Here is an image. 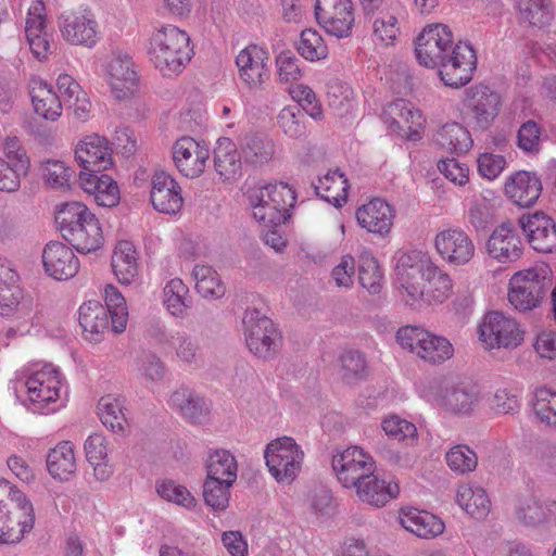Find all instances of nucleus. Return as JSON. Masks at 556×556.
<instances>
[{
  "mask_svg": "<svg viewBox=\"0 0 556 556\" xmlns=\"http://www.w3.org/2000/svg\"><path fill=\"white\" fill-rule=\"evenodd\" d=\"M163 304L174 317L184 318L192 305L189 288L179 278L170 279L163 288Z\"/></svg>",
  "mask_w": 556,
  "mask_h": 556,
  "instance_id": "obj_49",
  "label": "nucleus"
},
{
  "mask_svg": "<svg viewBox=\"0 0 556 556\" xmlns=\"http://www.w3.org/2000/svg\"><path fill=\"white\" fill-rule=\"evenodd\" d=\"M486 252L502 264L518 261L523 253V243L516 227L511 223L497 226L486 241Z\"/></svg>",
  "mask_w": 556,
  "mask_h": 556,
  "instance_id": "obj_29",
  "label": "nucleus"
},
{
  "mask_svg": "<svg viewBox=\"0 0 556 556\" xmlns=\"http://www.w3.org/2000/svg\"><path fill=\"white\" fill-rule=\"evenodd\" d=\"M478 336L486 350L516 349L525 339L520 325L498 311L489 312L483 316L478 326Z\"/></svg>",
  "mask_w": 556,
  "mask_h": 556,
  "instance_id": "obj_10",
  "label": "nucleus"
},
{
  "mask_svg": "<svg viewBox=\"0 0 556 556\" xmlns=\"http://www.w3.org/2000/svg\"><path fill=\"white\" fill-rule=\"evenodd\" d=\"M214 166L224 181H233L241 176V157L231 139L223 137L217 140L214 150Z\"/></svg>",
  "mask_w": 556,
  "mask_h": 556,
  "instance_id": "obj_39",
  "label": "nucleus"
},
{
  "mask_svg": "<svg viewBox=\"0 0 556 556\" xmlns=\"http://www.w3.org/2000/svg\"><path fill=\"white\" fill-rule=\"evenodd\" d=\"M112 268L118 282L130 285L138 276V252L132 242H117L112 255Z\"/></svg>",
  "mask_w": 556,
  "mask_h": 556,
  "instance_id": "obj_41",
  "label": "nucleus"
},
{
  "mask_svg": "<svg viewBox=\"0 0 556 556\" xmlns=\"http://www.w3.org/2000/svg\"><path fill=\"white\" fill-rule=\"evenodd\" d=\"M269 53L257 45H249L237 58L240 81L250 90H262L270 78Z\"/></svg>",
  "mask_w": 556,
  "mask_h": 556,
  "instance_id": "obj_18",
  "label": "nucleus"
},
{
  "mask_svg": "<svg viewBox=\"0 0 556 556\" xmlns=\"http://www.w3.org/2000/svg\"><path fill=\"white\" fill-rule=\"evenodd\" d=\"M315 18L325 31L337 38L352 34L355 22L352 0H316Z\"/></svg>",
  "mask_w": 556,
  "mask_h": 556,
  "instance_id": "obj_15",
  "label": "nucleus"
},
{
  "mask_svg": "<svg viewBox=\"0 0 556 556\" xmlns=\"http://www.w3.org/2000/svg\"><path fill=\"white\" fill-rule=\"evenodd\" d=\"M236 481L206 477L203 484L205 504L214 510H225L230 498V489Z\"/></svg>",
  "mask_w": 556,
  "mask_h": 556,
  "instance_id": "obj_56",
  "label": "nucleus"
},
{
  "mask_svg": "<svg viewBox=\"0 0 556 556\" xmlns=\"http://www.w3.org/2000/svg\"><path fill=\"white\" fill-rule=\"evenodd\" d=\"M396 340L404 349L431 364H440L454 354L452 343L444 337L437 336L424 328L406 326L396 332Z\"/></svg>",
  "mask_w": 556,
  "mask_h": 556,
  "instance_id": "obj_8",
  "label": "nucleus"
},
{
  "mask_svg": "<svg viewBox=\"0 0 556 556\" xmlns=\"http://www.w3.org/2000/svg\"><path fill=\"white\" fill-rule=\"evenodd\" d=\"M79 325L89 341L98 342L105 332L112 331V318L98 301L85 302L79 307Z\"/></svg>",
  "mask_w": 556,
  "mask_h": 556,
  "instance_id": "obj_35",
  "label": "nucleus"
},
{
  "mask_svg": "<svg viewBox=\"0 0 556 556\" xmlns=\"http://www.w3.org/2000/svg\"><path fill=\"white\" fill-rule=\"evenodd\" d=\"M358 280L370 294L379 293L382 288V271L377 260L369 253L361 256Z\"/></svg>",
  "mask_w": 556,
  "mask_h": 556,
  "instance_id": "obj_62",
  "label": "nucleus"
},
{
  "mask_svg": "<svg viewBox=\"0 0 556 556\" xmlns=\"http://www.w3.org/2000/svg\"><path fill=\"white\" fill-rule=\"evenodd\" d=\"M112 147L104 136H84L75 147V161L81 172L98 174L113 165Z\"/></svg>",
  "mask_w": 556,
  "mask_h": 556,
  "instance_id": "obj_23",
  "label": "nucleus"
},
{
  "mask_svg": "<svg viewBox=\"0 0 556 556\" xmlns=\"http://www.w3.org/2000/svg\"><path fill=\"white\" fill-rule=\"evenodd\" d=\"M384 118L392 132L410 141L421 139L424 117L420 111L405 100L399 99L390 103L384 110Z\"/></svg>",
  "mask_w": 556,
  "mask_h": 556,
  "instance_id": "obj_26",
  "label": "nucleus"
},
{
  "mask_svg": "<svg viewBox=\"0 0 556 556\" xmlns=\"http://www.w3.org/2000/svg\"><path fill=\"white\" fill-rule=\"evenodd\" d=\"M544 508V500L532 493L521 494L516 498L514 517L523 527L543 528Z\"/></svg>",
  "mask_w": 556,
  "mask_h": 556,
  "instance_id": "obj_48",
  "label": "nucleus"
},
{
  "mask_svg": "<svg viewBox=\"0 0 556 556\" xmlns=\"http://www.w3.org/2000/svg\"><path fill=\"white\" fill-rule=\"evenodd\" d=\"M167 405L181 418L193 424L203 422L210 413L208 405L204 399L186 387L175 390L169 395Z\"/></svg>",
  "mask_w": 556,
  "mask_h": 556,
  "instance_id": "obj_33",
  "label": "nucleus"
},
{
  "mask_svg": "<svg viewBox=\"0 0 556 556\" xmlns=\"http://www.w3.org/2000/svg\"><path fill=\"white\" fill-rule=\"evenodd\" d=\"M172 153L176 168L188 178L201 176L210 159L207 144L189 136L177 139L173 144Z\"/></svg>",
  "mask_w": 556,
  "mask_h": 556,
  "instance_id": "obj_22",
  "label": "nucleus"
},
{
  "mask_svg": "<svg viewBox=\"0 0 556 556\" xmlns=\"http://www.w3.org/2000/svg\"><path fill=\"white\" fill-rule=\"evenodd\" d=\"M395 273L402 300L408 306L442 304L452 294L451 276L427 252L410 250L403 253L397 260Z\"/></svg>",
  "mask_w": 556,
  "mask_h": 556,
  "instance_id": "obj_1",
  "label": "nucleus"
},
{
  "mask_svg": "<svg viewBox=\"0 0 556 556\" xmlns=\"http://www.w3.org/2000/svg\"><path fill=\"white\" fill-rule=\"evenodd\" d=\"M264 457L276 481L290 483L301 470L304 452L293 438L281 437L267 444Z\"/></svg>",
  "mask_w": 556,
  "mask_h": 556,
  "instance_id": "obj_9",
  "label": "nucleus"
},
{
  "mask_svg": "<svg viewBox=\"0 0 556 556\" xmlns=\"http://www.w3.org/2000/svg\"><path fill=\"white\" fill-rule=\"evenodd\" d=\"M104 302L108 313L112 318V332L121 333L125 331L128 321V311L125 298L113 285H106L104 288Z\"/></svg>",
  "mask_w": 556,
  "mask_h": 556,
  "instance_id": "obj_54",
  "label": "nucleus"
},
{
  "mask_svg": "<svg viewBox=\"0 0 556 556\" xmlns=\"http://www.w3.org/2000/svg\"><path fill=\"white\" fill-rule=\"evenodd\" d=\"M30 98L38 115L50 121H55L61 116L62 101L48 83L34 79L30 84Z\"/></svg>",
  "mask_w": 556,
  "mask_h": 556,
  "instance_id": "obj_42",
  "label": "nucleus"
},
{
  "mask_svg": "<svg viewBox=\"0 0 556 556\" xmlns=\"http://www.w3.org/2000/svg\"><path fill=\"white\" fill-rule=\"evenodd\" d=\"M150 198L153 207L164 214H176L184 204L180 186L163 170L152 177Z\"/></svg>",
  "mask_w": 556,
  "mask_h": 556,
  "instance_id": "obj_31",
  "label": "nucleus"
},
{
  "mask_svg": "<svg viewBox=\"0 0 556 556\" xmlns=\"http://www.w3.org/2000/svg\"><path fill=\"white\" fill-rule=\"evenodd\" d=\"M531 465L542 473L556 476V443H538L531 452Z\"/></svg>",
  "mask_w": 556,
  "mask_h": 556,
  "instance_id": "obj_64",
  "label": "nucleus"
},
{
  "mask_svg": "<svg viewBox=\"0 0 556 556\" xmlns=\"http://www.w3.org/2000/svg\"><path fill=\"white\" fill-rule=\"evenodd\" d=\"M85 452L88 463L93 467V475L97 480H108L113 470L109 465V447L104 435L100 433L90 434L85 441Z\"/></svg>",
  "mask_w": 556,
  "mask_h": 556,
  "instance_id": "obj_45",
  "label": "nucleus"
},
{
  "mask_svg": "<svg viewBox=\"0 0 556 556\" xmlns=\"http://www.w3.org/2000/svg\"><path fill=\"white\" fill-rule=\"evenodd\" d=\"M395 215L393 206L380 198L369 200L355 212L357 225L367 232L381 238L391 232Z\"/></svg>",
  "mask_w": 556,
  "mask_h": 556,
  "instance_id": "obj_28",
  "label": "nucleus"
},
{
  "mask_svg": "<svg viewBox=\"0 0 556 556\" xmlns=\"http://www.w3.org/2000/svg\"><path fill=\"white\" fill-rule=\"evenodd\" d=\"M79 184L86 193L93 197L99 206L113 207L119 202L118 186L109 175L80 172Z\"/></svg>",
  "mask_w": 556,
  "mask_h": 556,
  "instance_id": "obj_34",
  "label": "nucleus"
},
{
  "mask_svg": "<svg viewBox=\"0 0 556 556\" xmlns=\"http://www.w3.org/2000/svg\"><path fill=\"white\" fill-rule=\"evenodd\" d=\"M316 194L336 207H341L348 200L349 184L339 169L329 170L313 182Z\"/></svg>",
  "mask_w": 556,
  "mask_h": 556,
  "instance_id": "obj_44",
  "label": "nucleus"
},
{
  "mask_svg": "<svg viewBox=\"0 0 556 556\" xmlns=\"http://www.w3.org/2000/svg\"><path fill=\"white\" fill-rule=\"evenodd\" d=\"M63 386L62 374L51 364L34 370L25 382L28 400L40 407L61 401Z\"/></svg>",
  "mask_w": 556,
  "mask_h": 556,
  "instance_id": "obj_19",
  "label": "nucleus"
},
{
  "mask_svg": "<svg viewBox=\"0 0 556 556\" xmlns=\"http://www.w3.org/2000/svg\"><path fill=\"white\" fill-rule=\"evenodd\" d=\"M102 424L114 433H123L127 425L123 401L113 395L102 396L98 403Z\"/></svg>",
  "mask_w": 556,
  "mask_h": 556,
  "instance_id": "obj_50",
  "label": "nucleus"
},
{
  "mask_svg": "<svg viewBox=\"0 0 556 556\" xmlns=\"http://www.w3.org/2000/svg\"><path fill=\"white\" fill-rule=\"evenodd\" d=\"M104 77L118 100L131 98L138 90L140 77L132 58L122 51L111 54L104 64Z\"/></svg>",
  "mask_w": 556,
  "mask_h": 556,
  "instance_id": "obj_13",
  "label": "nucleus"
},
{
  "mask_svg": "<svg viewBox=\"0 0 556 556\" xmlns=\"http://www.w3.org/2000/svg\"><path fill=\"white\" fill-rule=\"evenodd\" d=\"M451 28L444 24H433L424 28L416 41V58L420 65L434 68L454 47Z\"/></svg>",
  "mask_w": 556,
  "mask_h": 556,
  "instance_id": "obj_16",
  "label": "nucleus"
},
{
  "mask_svg": "<svg viewBox=\"0 0 556 556\" xmlns=\"http://www.w3.org/2000/svg\"><path fill=\"white\" fill-rule=\"evenodd\" d=\"M457 504L471 517L482 519L491 510V501L485 490L469 483L459 485L456 495Z\"/></svg>",
  "mask_w": 556,
  "mask_h": 556,
  "instance_id": "obj_47",
  "label": "nucleus"
},
{
  "mask_svg": "<svg viewBox=\"0 0 556 556\" xmlns=\"http://www.w3.org/2000/svg\"><path fill=\"white\" fill-rule=\"evenodd\" d=\"M296 49L305 60L311 62L324 60L328 55V47L324 38L313 28L301 33Z\"/></svg>",
  "mask_w": 556,
  "mask_h": 556,
  "instance_id": "obj_60",
  "label": "nucleus"
},
{
  "mask_svg": "<svg viewBox=\"0 0 556 556\" xmlns=\"http://www.w3.org/2000/svg\"><path fill=\"white\" fill-rule=\"evenodd\" d=\"M505 195L520 207H530L536 203L542 192V182L536 174L520 170L507 178Z\"/></svg>",
  "mask_w": 556,
  "mask_h": 556,
  "instance_id": "obj_32",
  "label": "nucleus"
},
{
  "mask_svg": "<svg viewBox=\"0 0 556 556\" xmlns=\"http://www.w3.org/2000/svg\"><path fill=\"white\" fill-rule=\"evenodd\" d=\"M179 362L185 366L198 367L202 364V354L195 339L184 331L172 334V346Z\"/></svg>",
  "mask_w": 556,
  "mask_h": 556,
  "instance_id": "obj_55",
  "label": "nucleus"
},
{
  "mask_svg": "<svg viewBox=\"0 0 556 556\" xmlns=\"http://www.w3.org/2000/svg\"><path fill=\"white\" fill-rule=\"evenodd\" d=\"M9 501L0 500V544L20 543L35 525L31 502L17 488L11 489Z\"/></svg>",
  "mask_w": 556,
  "mask_h": 556,
  "instance_id": "obj_5",
  "label": "nucleus"
},
{
  "mask_svg": "<svg viewBox=\"0 0 556 556\" xmlns=\"http://www.w3.org/2000/svg\"><path fill=\"white\" fill-rule=\"evenodd\" d=\"M195 290L203 298L219 299L225 294V286L219 275L211 266L195 265L192 270Z\"/></svg>",
  "mask_w": 556,
  "mask_h": 556,
  "instance_id": "obj_52",
  "label": "nucleus"
},
{
  "mask_svg": "<svg viewBox=\"0 0 556 556\" xmlns=\"http://www.w3.org/2000/svg\"><path fill=\"white\" fill-rule=\"evenodd\" d=\"M332 469L344 488L356 486L375 470L372 457L358 446L337 451L332 456Z\"/></svg>",
  "mask_w": 556,
  "mask_h": 556,
  "instance_id": "obj_14",
  "label": "nucleus"
},
{
  "mask_svg": "<svg viewBox=\"0 0 556 556\" xmlns=\"http://www.w3.org/2000/svg\"><path fill=\"white\" fill-rule=\"evenodd\" d=\"M478 397L479 392L473 384L459 382L445 388L439 401L447 412L467 415L472 412Z\"/></svg>",
  "mask_w": 556,
  "mask_h": 556,
  "instance_id": "obj_38",
  "label": "nucleus"
},
{
  "mask_svg": "<svg viewBox=\"0 0 556 556\" xmlns=\"http://www.w3.org/2000/svg\"><path fill=\"white\" fill-rule=\"evenodd\" d=\"M4 157H0V191L15 193L22 178L26 177L30 160L17 138H7L3 143Z\"/></svg>",
  "mask_w": 556,
  "mask_h": 556,
  "instance_id": "obj_17",
  "label": "nucleus"
},
{
  "mask_svg": "<svg viewBox=\"0 0 556 556\" xmlns=\"http://www.w3.org/2000/svg\"><path fill=\"white\" fill-rule=\"evenodd\" d=\"M276 154L273 138L262 132L247 134L241 140V156L247 164L262 166Z\"/></svg>",
  "mask_w": 556,
  "mask_h": 556,
  "instance_id": "obj_40",
  "label": "nucleus"
},
{
  "mask_svg": "<svg viewBox=\"0 0 556 556\" xmlns=\"http://www.w3.org/2000/svg\"><path fill=\"white\" fill-rule=\"evenodd\" d=\"M518 224L529 245L536 252H556V223L542 211L522 214Z\"/></svg>",
  "mask_w": 556,
  "mask_h": 556,
  "instance_id": "obj_20",
  "label": "nucleus"
},
{
  "mask_svg": "<svg viewBox=\"0 0 556 556\" xmlns=\"http://www.w3.org/2000/svg\"><path fill=\"white\" fill-rule=\"evenodd\" d=\"M25 36L33 55L45 61L51 53V34L47 28L46 7L40 0L31 3L25 22Z\"/></svg>",
  "mask_w": 556,
  "mask_h": 556,
  "instance_id": "obj_27",
  "label": "nucleus"
},
{
  "mask_svg": "<svg viewBox=\"0 0 556 556\" xmlns=\"http://www.w3.org/2000/svg\"><path fill=\"white\" fill-rule=\"evenodd\" d=\"M305 114L298 105L285 106L277 116L279 129L289 138L298 139L306 135Z\"/></svg>",
  "mask_w": 556,
  "mask_h": 556,
  "instance_id": "obj_57",
  "label": "nucleus"
},
{
  "mask_svg": "<svg viewBox=\"0 0 556 556\" xmlns=\"http://www.w3.org/2000/svg\"><path fill=\"white\" fill-rule=\"evenodd\" d=\"M147 53L162 76L175 77L181 74L191 61L193 49L185 30L166 24L154 28L150 34Z\"/></svg>",
  "mask_w": 556,
  "mask_h": 556,
  "instance_id": "obj_2",
  "label": "nucleus"
},
{
  "mask_svg": "<svg viewBox=\"0 0 556 556\" xmlns=\"http://www.w3.org/2000/svg\"><path fill=\"white\" fill-rule=\"evenodd\" d=\"M433 139L442 150L456 154L468 152L473 144L468 129L456 122L446 123L439 127Z\"/></svg>",
  "mask_w": 556,
  "mask_h": 556,
  "instance_id": "obj_43",
  "label": "nucleus"
},
{
  "mask_svg": "<svg viewBox=\"0 0 556 556\" xmlns=\"http://www.w3.org/2000/svg\"><path fill=\"white\" fill-rule=\"evenodd\" d=\"M46 273L55 280L73 278L79 269V261L73 250L59 241L49 242L42 252Z\"/></svg>",
  "mask_w": 556,
  "mask_h": 556,
  "instance_id": "obj_30",
  "label": "nucleus"
},
{
  "mask_svg": "<svg viewBox=\"0 0 556 556\" xmlns=\"http://www.w3.org/2000/svg\"><path fill=\"white\" fill-rule=\"evenodd\" d=\"M206 477L222 480H237V460L227 450H215L208 454L205 463Z\"/></svg>",
  "mask_w": 556,
  "mask_h": 556,
  "instance_id": "obj_53",
  "label": "nucleus"
},
{
  "mask_svg": "<svg viewBox=\"0 0 556 556\" xmlns=\"http://www.w3.org/2000/svg\"><path fill=\"white\" fill-rule=\"evenodd\" d=\"M501 96L485 85H476L466 90V106L477 127L488 129L501 110Z\"/></svg>",
  "mask_w": 556,
  "mask_h": 556,
  "instance_id": "obj_25",
  "label": "nucleus"
},
{
  "mask_svg": "<svg viewBox=\"0 0 556 556\" xmlns=\"http://www.w3.org/2000/svg\"><path fill=\"white\" fill-rule=\"evenodd\" d=\"M445 462L453 472L467 475L476 470L478 456L468 445L457 444L446 452Z\"/></svg>",
  "mask_w": 556,
  "mask_h": 556,
  "instance_id": "obj_58",
  "label": "nucleus"
},
{
  "mask_svg": "<svg viewBox=\"0 0 556 556\" xmlns=\"http://www.w3.org/2000/svg\"><path fill=\"white\" fill-rule=\"evenodd\" d=\"M40 169L45 182L50 188L62 191L70 188L74 170L64 162L47 160L41 164Z\"/></svg>",
  "mask_w": 556,
  "mask_h": 556,
  "instance_id": "obj_59",
  "label": "nucleus"
},
{
  "mask_svg": "<svg viewBox=\"0 0 556 556\" xmlns=\"http://www.w3.org/2000/svg\"><path fill=\"white\" fill-rule=\"evenodd\" d=\"M355 488L361 501L376 507L384 506L396 497L400 491L396 482L379 479L374 472L361 480Z\"/></svg>",
  "mask_w": 556,
  "mask_h": 556,
  "instance_id": "obj_37",
  "label": "nucleus"
},
{
  "mask_svg": "<svg viewBox=\"0 0 556 556\" xmlns=\"http://www.w3.org/2000/svg\"><path fill=\"white\" fill-rule=\"evenodd\" d=\"M437 67L445 86L460 88L472 79L477 68L476 51L469 43L458 41Z\"/></svg>",
  "mask_w": 556,
  "mask_h": 556,
  "instance_id": "obj_12",
  "label": "nucleus"
},
{
  "mask_svg": "<svg viewBox=\"0 0 556 556\" xmlns=\"http://www.w3.org/2000/svg\"><path fill=\"white\" fill-rule=\"evenodd\" d=\"M242 325L245 343L251 353L266 361L277 355L281 336L271 319L258 309L248 308L243 314Z\"/></svg>",
  "mask_w": 556,
  "mask_h": 556,
  "instance_id": "obj_6",
  "label": "nucleus"
},
{
  "mask_svg": "<svg viewBox=\"0 0 556 556\" xmlns=\"http://www.w3.org/2000/svg\"><path fill=\"white\" fill-rule=\"evenodd\" d=\"M49 473L61 481H67L76 471L74 446L70 441H63L50 450L47 457Z\"/></svg>",
  "mask_w": 556,
  "mask_h": 556,
  "instance_id": "obj_46",
  "label": "nucleus"
},
{
  "mask_svg": "<svg viewBox=\"0 0 556 556\" xmlns=\"http://www.w3.org/2000/svg\"><path fill=\"white\" fill-rule=\"evenodd\" d=\"M548 280L543 268H528L513 275L508 287V301L520 312L539 306L547 290Z\"/></svg>",
  "mask_w": 556,
  "mask_h": 556,
  "instance_id": "obj_11",
  "label": "nucleus"
},
{
  "mask_svg": "<svg viewBox=\"0 0 556 556\" xmlns=\"http://www.w3.org/2000/svg\"><path fill=\"white\" fill-rule=\"evenodd\" d=\"M401 526L422 539H431L444 531V522L437 516L416 508H405L400 511Z\"/></svg>",
  "mask_w": 556,
  "mask_h": 556,
  "instance_id": "obj_36",
  "label": "nucleus"
},
{
  "mask_svg": "<svg viewBox=\"0 0 556 556\" xmlns=\"http://www.w3.org/2000/svg\"><path fill=\"white\" fill-rule=\"evenodd\" d=\"M55 222L62 237L79 253L96 252L102 247L100 222L84 203H64L56 212Z\"/></svg>",
  "mask_w": 556,
  "mask_h": 556,
  "instance_id": "obj_3",
  "label": "nucleus"
},
{
  "mask_svg": "<svg viewBox=\"0 0 556 556\" xmlns=\"http://www.w3.org/2000/svg\"><path fill=\"white\" fill-rule=\"evenodd\" d=\"M533 412L544 425L556 429V391L540 388L535 391Z\"/></svg>",
  "mask_w": 556,
  "mask_h": 556,
  "instance_id": "obj_61",
  "label": "nucleus"
},
{
  "mask_svg": "<svg viewBox=\"0 0 556 556\" xmlns=\"http://www.w3.org/2000/svg\"><path fill=\"white\" fill-rule=\"evenodd\" d=\"M517 9L521 21L530 26L541 28L553 20L549 0H517Z\"/></svg>",
  "mask_w": 556,
  "mask_h": 556,
  "instance_id": "obj_51",
  "label": "nucleus"
},
{
  "mask_svg": "<svg viewBox=\"0 0 556 556\" xmlns=\"http://www.w3.org/2000/svg\"><path fill=\"white\" fill-rule=\"evenodd\" d=\"M381 427L390 439L399 442H414L417 438L416 426L397 415L384 417Z\"/></svg>",
  "mask_w": 556,
  "mask_h": 556,
  "instance_id": "obj_63",
  "label": "nucleus"
},
{
  "mask_svg": "<svg viewBox=\"0 0 556 556\" xmlns=\"http://www.w3.org/2000/svg\"><path fill=\"white\" fill-rule=\"evenodd\" d=\"M434 248L440 257L453 266L468 264L476 252L472 239L457 227L439 231L434 237Z\"/></svg>",
  "mask_w": 556,
  "mask_h": 556,
  "instance_id": "obj_21",
  "label": "nucleus"
},
{
  "mask_svg": "<svg viewBox=\"0 0 556 556\" xmlns=\"http://www.w3.org/2000/svg\"><path fill=\"white\" fill-rule=\"evenodd\" d=\"M14 273L9 268L0 269V315L16 314L26 324H33L34 302L24 298L22 289L15 283Z\"/></svg>",
  "mask_w": 556,
  "mask_h": 556,
  "instance_id": "obj_24",
  "label": "nucleus"
},
{
  "mask_svg": "<svg viewBox=\"0 0 556 556\" xmlns=\"http://www.w3.org/2000/svg\"><path fill=\"white\" fill-rule=\"evenodd\" d=\"M247 195L253 218L267 228L286 223L296 202L295 191L285 182L251 188Z\"/></svg>",
  "mask_w": 556,
  "mask_h": 556,
  "instance_id": "obj_4",
  "label": "nucleus"
},
{
  "mask_svg": "<svg viewBox=\"0 0 556 556\" xmlns=\"http://www.w3.org/2000/svg\"><path fill=\"white\" fill-rule=\"evenodd\" d=\"M62 39L70 46L94 48L101 39V27L96 14L87 8L67 10L58 16Z\"/></svg>",
  "mask_w": 556,
  "mask_h": 556,
  "instance_id": "obj_7",
  "label": "nucleus"
}]
</instances>
